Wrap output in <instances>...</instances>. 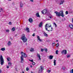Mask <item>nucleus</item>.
<instances>
[{
    "label": "nucleus",
    "instance_id": "nucleus-1",
    "mask_svg": "<svg viewBox=\"0 0 73 73\" xmlns=\"http://www.w3.org/2000/svg\"><path fill=\"white\" fill-rule=\"evenodd\" d=\"M21 63H23L24 62V57H27V55L25 53H24L23 52H21Z\"/></svg>",
    "mask_w": 73,
    "mask_h": 73
},
{
    "label": "nucleus",
    "instance_id": "nucleus-2",
    "mask_svg": "<svg viewBox=\"0 0 73 73\" xmlns=\"http://www.w3.org/2000/svg\"><path fill=\"white\" fill-rule=\"evenodd\" d=\"M54 13H55L56 16L60 17V16H61L62 17H64V13H63V11H61L59 12L58 11L55 12Z\"/></svg>",
    "mask_w": 73,
    "mask_h": 73
},
{
    "label": "nucleus",
    "instance_id": "nucleus-3",
    "mask_svg": "<svg viewBox=\"0 0 73 73\" xmlns=\"http://www.w3.org/2000/svg\"><path fill=\"white\" fill-rule=\"evenodd\" d=\"M21 39L22 40L23 42L24 43H25V42H26L28 40V39L26 37L25 35L24 34H23L22 35Z\"/></svg>",
    "mask_w": 73,
    "mask_h": 73
},
{
    "label": "nucleus",
    "instance_id": "nucleus-4",
    "mask_svg": "<svg viewBox=\"0 0 73 73\" xmlns=\"http://www.w3.org/2000/svg\"><path fill=\"white\" fill-rule=\"evenodd\" d=\"M0 62H1V65H3L4 64V59H3V57L2 55H1L0 57Z\"/></svg>",
    "mask_w": 73,
    "mask_h": 73
},
{
    "label": "nucleus",
    "instance_id": "nucleus-5",
    "mask_svg": "<svg viewBox=\"0 0 73 73\" xmlns=\"http://www.w3.org/2000/svg\"><path fill=\"white\" fill-rule=\"evenodd\" d=\"M51 25H50V24L49 23H47L45 25V28L46 29V31H48V29L49 27H51Z\"/></svg>",
    "mask_w": 73,
    "mask_h": 73
},
{
    "label": "nucleus",
    "instance_id": "nucleus-6",
    "mask_svg": "<svg viewBox=\"0 0 73 73\" xmlns=\"http://www.w3.org/2000/svg\"><path fill=\"white\" fill-rule=\"evenodd\" d=\"M62 53H64V54H67V51L66 50H63L61 52Z\"/></svg>",
    "mask_w": 73,
    "mask_h": 73
},
{
    "label": "nucleus",
    "instance_id": "nucleus-7",
    "mask_svg": "<svg viewBox=\"0 0 73 73\" xmlns=\"http://www.w3.org/2000/svg\"><path fill=\"white\" fill-rule=\"evenodd\" d=\"M47 12V10H46L45 9L44 10H43L42 12L41 13L42 14H45Z\"/></svg>",
    "mask_w": 73,
    "mask_h": 73
},
{
    "label": "nucleus",
    "instance_id": "nucleus-8",
    "mask_svg": "<svg viewBox=\"0 0 73 73\" xmlns=\"http://www.w3.org/2000/svg\"><path fill=\"white\" fill-rule=\"evenodd\" d=\"M37 57H38L39 58V59H38V60H41V58L40 57V54H38V53H37Z\"/></svg>",
    "mask_w": 73,
    "mask_h": 73
},
{
    "label": "nucleus",
    "instance_id": "nucleus-9",
    "mask_svg": "<svg viewBox=\"0 0 73 73\" xmlns=\"http://www.w3.org/2000/svg\"><path fill=\"white\" fill-rule=\"evenodd\" d=\"M48 28L49 29V30H48L47 29V31H48V32H50V31H52L53 30V28L50 27H48Z\"/></svg>",
    "mask_w": 73,
    "mask_h": 73
},
{
    "label": "nucleus",
    "instance_id": "nucleus-10",
    "mask_svg": "<svg viewBox=\"0 0 73 73\" xmlns=\"http://www.w3.org/2000/svg\"><path fill=\"white\" fill-rule=\"evenodd\" d=\"M42 24H43V23H42V22H40L38 26L39 27H40V28H41V27H42Z\"/></svg>",
    "mask_w": 73,
    "mask_h": 73
},
{
    "label": "nucleus",
    "instance_id": "nucleus-11",
    "mask_svg": "<svg viewBox=\"0 0 73 73\" xmlns=\"http://www.w3.org/2000/svg\"><path fill=\"white\" fill-rule=\"evenodd\" d=\"M29 21L30 23H32L33 22V19L32 18H30L29 19Z\"/></svg>",
    "mask_w": 73,
    "mask_h": 73
},
{
    "label": "nucleus",
    "instance_id": "nucleus-12",
    "mask_svg": "<svg viewBox=\"0 0 73 73\" xmlns=\"http://www.w3.org/2000/svg\"><path fill=\"white\" fill-rule=\"evenodd\" d=\"M20 7L21 8H22L23 7V4L22 3V2L21 1L20 2Z\"/></svg>",
    "mask_w": 73,
    "mask_h": 73
},
{
    "label": "nucleus",
    "instance_id": "nucleus-13",
    "mask_svg": "<svg viewBox=\"0 0 73 73\" xmlns=\"http://www.w3.org/2000/svg\"><path fill=\"white\" fill-rule=\"evenodd\" d=\"M7 45L9 46H10V45H12V43H11V41H9L7 43Z\"/></svg>",
    "mask_w": 73,
    "mask_h": 73
},
{
    "label": "nucleus",
    "instance_id": "nucleus-14",
    "mask_svg": "<svg viewBox=\"0 0 73 73\" xmlns=\"http://www.w3.org/2000/svg\"><path fill=\"white\" fill-rule=\"evenodd\" d=\"M54 66L56 65V60H54Z\"/></svg>",
    "mask_w": 73,
    "mask_h": 73
},
{
    "label": "nucleus",
    "instance_id": "nucleus-15",
    "mask_svg": "<svg viewBox=\"0 0 73 73\" xmlns=\"http://www.w3.org/2000/svg\"><path fill=\"white\" fill-rule=\"evenodd\" d=\"M53 56L52 55H50L49 57V58L50 60H52V59H53Z\"/></svg>",
    "mask_w": 73,
    "mask_h": 73
},
{
    "label": "nucleus",
    "instance_id": "nucleus-16",
    "mask_svg": "<svg viewBox=\"0 0 73 73\" xmlns=\"http://www.w3.org/2000/svg\"><path fill=\"white\" fill-rule=\"evenodd\" d=\"M64 0H62L61 2L60 3V5H61V4H63V3H64Z\"/></svg>",
    "mask_w": 73,
    "mask_h": 73
},
{
    "label": "nucleus",
    "instance_id": "nucleus-17",
    "mask_svg": "<svg viewBox=\"0 0 73 73\" xmlns=\"http://www.w3.org/2000/svg\"><path fill=\"white\" fill-rule=\"evenodd\" d=\"M36 17H40V15H39V13H36Z\"/></svg>",
    "mask_w": 73,
    "mask_h": 73
},
{
    "label": "nucleus",
    "instance_id": "nucleus-18",
    "mask_svg": "<svg viewBox=\"0 0 73 73\" xmlns=\"http://www.w3.org/2000/svg\"><path fill=\"white\" fill-rule=\"evenodd\" d=\"M69 27L71 29H73V25H72V24L70 25H69Z\"/></svg>",
    "mask_w": 73,
    "mask_h": 73
},
{
    "label": "nucleus",
    "instance_id": "nucleus-19",
    "mask_svg": "<svg viewBox=\"0 0 73 73\" xmlns=\"http://www.w3.org/2000/svg\"><path fill=\"white\" fill-rule=\"evenodd\" d=\"M43 34H44V36H46V37H48V35L47 34H46V33H45V32H44Z\"/></svg>",
    "mask_w": 73,
    "mask_h": 73
},
{
    "label": "nucleus",
    "instance_id": "nucleus-20",
    "mask_svg": "<svg viewBox=\"0 0 73 73\" xmlns=\"http://www.w3.org/2000/svg\"><path fill=\"white\" fill-rule=\"evenodd\" d=\"M26 31H27V32H29V29L28 28H27L26 29Z\"/></svg>",
    "mask_w": 73,
    "mask_h": 73
},
{
    "label": "nucleus",
    "instance_id": "nucleus-21",
    "mask_svg": "<svg viewBox=\"0 0 73 73\" xmlns=\"http://www.w3.org/2000/svg\"><path fill=\"white\" fill-rule=\"evenodd\" d=\"M1 50H2V51H4V50H5V48H2L1 49Z\"/></svg>",
    "mask_w": 73,
    "mask_h": 73
},
{
    "label": "nucleus",
    "instance_id": "nucleus-22",
    "mask_svg": "<svg viewBox=\"0 0 73 73\" xmlns=\"http://www.w3.org/2000/svg\"><path fill=\"white\" fill-rule=\"evenodd\" d=\"M8 64L9 66H12V63L11 62H9Z\"/></svg>",
    "mask_w": 73,
    "mask_h": 73
},
{
    "label": "nucleus",
    "instance_id": "nucleus-23",
    "mask_svg": "<svg viewBox=\"0 0 73 73\" xmlns=\"http://www.w3.org/2000/svg\"><path fill=\"white\" fill-rule=\"evenodd\" d=\"M36 36L37 37V38L38 40H39V39H40V36H38V35H36Z\"/></svg>",
    "mask_w": 73,
    "mask_h": 73
},
{
    "label": "nucleus",
    "instance_id": "nucleus-24",
    "mask_svg": "<svg viewBox=\"0 0 73 73\" xmlns=\"http://www.w3.org/2000/svg\"><path fill=\"white\" fill-rule=\"evenodd\" d=\"M34 49L33 48H31V49L30 50V51H31V52H33L34 51Z\"/></svg>",
    "mask_w": 73,
    "mask_h": 73
},
{
    "label": "nucleus",
    "instance_id": "nucleus-25",
    "mask_svg": "<svg viewBox=\"0 0 73 73\" xmlns=\"http://www.w3.org/2000/svg\"><path fill=\"white\" fill-rule=\"evenodd\" d=\"M12 31H15V28L14 27H13L12 29Z\"/></svg>",
    "mask_w": 73,
    "mask_h": 73
},
{
    "label": "nucleus",
    "instance_id": "nucleus-26",
    "mask_svg": "<svg viewBox=\"0 0 73 73\" xmlns=\"http://www.w3.org/2000/svg\"><path fill=\"white\" fill-rule=\"evenodd\" d=\"M10 59H11V58L10 57H8L7 58V60L8 61H10Z\"/></svg>",
    "mask_w": 73,
    "mask_h": 73
},
{
    "label": "nucleus",
    "instance_id": "nucleus-27",
    "mask_svg": "<svg viewBox=\"0 0 73 73\" xmlns=\"http://www.w3.org/2000/svg\"><path fill=\"white\" fill-rule=\"evenodd\" d=\"M40 68L41 70H43V67H42V66H40Z\"/></svg>",
    "mask_w": 73,
    "mask_h": 73
},
{
    "label": "nucleus",
    "instance_id": "nucleus-28",
    "mask_svg": "<svg viewBox=\"0 0 73 73\" xmlns=\"http://www.w3.org/2000/svg\"><path fill=\"white\" fill-rule=\"evenodd\" d=\"M67 58H69V57H70V55H68L67 56Z\"/></svg>",
    "mask_w": 73,
    "mask_h": 73
},
{
    "label": "nucleus",
    "instance_id": "nucleus-29",
    "mask_svg": "<svg viewBox=\"0 0 73 73\" xmlns=\"http://www.w3.org/2000/svg\"><path fill=\"white\" fill-rule=\"evenodd\" d=\"M58 50H56V54H58Z\"/></svg>",
    "mask_w": 73,
    "mask_h": 73
},
{
    "label": "nucleus",
    "instance_id": "nucleus-30",
    "mask_svg": "<svg viewBox=\"0 0 73 73\" xmlns=\"http://www.w3.org/2000/svg\"><path fill=\"white\" fill-rule=\"evenodd\" d=\"M70 72V73H73V69L71 70Z\"/></svg>",
    "mask_w": 73,
    "mask_h": 73
},
{
    "label": "nucleus",
    "instance_id": "nucleus-31",
    "mask_svg": "<svg viewBox=\"0 0 73 73\" xmlns=\"http://www.w3.org/2000/svg\"><path fill=\"white\" fill-rule=\"evenodd\" d=\"M59 46V44L58 43L57 44H56V47H58Z\"/></svg>",
    "mask_w": 73,
    "mask_h": 73
},
{
    "label": "nucleus",
    "instance_id": "nucleus-32",
    "mask_svg": "<svg viewBox=\"0 0 73 73\" xmlns=\"http://www.w3.org/2000/svg\"><path fill=\"white\" fill-rule=\"evenodd\" d=\"M38 40L39 41H40V42H42V41H43V40L42 39H40Z\"/></svg>",
    "mask_w": 73,
    "mask_h": 73
},
{
    "label": "nucleus",
    "instance_id": "nucleus-33",
    "mask_svg": "<svg viewBox=\"0 0 73 73\" xmlns=\"http://www.w3.org/2000/svg\"><path fill=\"white\" fill-rule=\"evenodd\" d=\"M26 69L27 71H28V70H29V68H28V67L26 68Z\"/></svg>",
    "mask_w": 73,
    "mask_h": 73
},
{
    "label": "nucleus",
    "instance_id": "nucleus-34",
    "mask_svg": "<svg viewBox=\"0 0 73 73\" xmlns=\"http://www.w3.org/2000/svg\"><path fill=\"white\" fill-rule=\"evenodd\" d=\"M62 69L63 70H65V67H62Z\"/></svg>",
    "mask_w": 73,
    "mask_h": 73
},
{
    "label": "nucleus",
    "instance_id": "nucleus-35",
    "mask_svg": "<svg viewBox=\"0 0 73 73\" xmlns=\"http://www.w3.org/2000/svg\"><path fill=\"white\" fill-rule=\"evenodd\" d=\"M33 65H35L36 64V63H35V62H33L32 63Z\"/></svg>",
    "mask_w": 73,
    "mask_h": 73
},
{
    "label": "nucleus",
    "instance_id": "nucleus-36",
    "mask_svg": "<svg viewBox=\"0 0 73 73\" xmlns=\"http://www.w3.org/2000/svg\"><path fill=\"white\" fill-rule=\"evenodd\" d=\"M68 11H66V15H68Z\"/></svg>",
    "mask_w": 73,
    "mask_h": 73
},
{
    "label": "nucleus",
    "instance_id": "nucleus-37",
    "mask_svg": "<svg viewBox=\"0 0 73 73\" xmlns=\"http://www.w3.org/2000/svg\"><path fill=\"white\" fill-rule=\"evenodd\" d=\"M9 25H12V23L11 22H9Z\"/></svg>",
    "mask_w": 73,
    "mask_h": 73
},
{
    "label": "nucleus",
    "instance_id": "nucleus-38",
    "mask_svg": "<svg viewBox=\"0 0 73 73\" xmlns=\"http://www.w3.org/2000/svg\"><path fill=\"white\" fill-rule=\"evenodd\" d=\"M54 25H55V27H57V25H56V23H54Z\"/></svg>",
    "mask_w": 73,
    "mask_h": 73
},
{
    "label": "nucleus",
    "instance_id": "nucleus-39",
    "mask_svg": "<svg viewBox=\"0 0 73 73\" xmlns=\"http://www.w3.org/2000/svg\"><path fill=\"white\" fill-rule=\"evenodd\" d=\"M6 31L7 32H9V30L8 29H7V30Z\"/></svg>",
    "mask_w": 73,
    "mask_h": 73
},
{
    "label": "nucleus",
    "instance_id": "nucleus-40",
    "mask_svg": "<svg viewBox=\"0 0 73 73\" xmlns=\"http://www.w3.org/2000/svg\"><path fill=\"white\" fill-rule=\"evenodd\" d=\"M44 50L45 52H47V51H48V49H47V48H46L44 49Z\"/></svg>",
    "mask_w": 73,
    "mask_h": 73
},
{
    "label": "nucleus",
    "instance_id": "nucleus-41",
    "mask_svg": "<svg viewBox=\"0 0 73 73\" xmlns=\"http://www.w3.org/2000/svg\"><path fill=\"white\" fill-rule=\"evenodd\" d=\"M50 71H51L50 70H48V73H50Z\"/></svg>",
    "mask_w": 73,
    "mask_h": 73
},
{
    "label": "nucleus",
    "instance_id": "nucleus-42",
    "mask_svg": "<svg viewBox=\"0 0 73 73\" xmlns=\"http://www.w3.org/2000/svg\"><path fill=\"white\" fill-rule=\"evenodd\" d=\"M41 51H42V52H44V49H41Z\"/></svg>",
    "mask_w": 73,
    "mask_h": 73
},
{
    "label": "nucleus",
    "instance_id": "nucleus-43",
    "mask_svg": "<svg viewBox=\"0 0 73 73\" xmlns=\"http://www.w3.org/2000/svg\"><path fill=\"white\" fill-rule=\"evenodd\" d=\"M29 61H31V62H33V60H31L30 59L29 60Z\"/></svg>",
    "mask_w": 73,
    "mask_h": 73
},
{
    "label": "nucleus",
    "instance_id": "nucleus-44",
    "mask_svg": "<svg viewBox=\"0 0 73 73\" xmlns=\"http://www.w3.org/2000/svg\"><path fill=\"white\" fill-rule=\"evenodd\" d=\"M52 45L53 46H54V45H55V43H52Z\"/></svg>",
    "mask_w": 73,
    "mask_h": 73
},
{
    "label": "nucleus",
    "instance_id": "nucleus-45",
    "mask_svg": "<svg viewBox=\"0 0 73 73\" xmlns=\"http://www.w3.org/2000/svg\"><path fill=\"white\" fill-rule=\"evenodd\" d=\"M32 36H33L34 37V36H35V33H34V34Z\"/></svg>",
    "mask_w": 73,
    "mask_h": 73
},
{
    "label": "nucleus",
    "instance_id": "nucleus-46",
    "mask_svg": "<svg viewBox=\"0 0 73 73\" xmlns=\"http://www.w3.org/2000/svg\"><path fill=\"white\" fill-rule=\"evenodd\" d=\"M49 17L50 18V19H52V16H50V17Z\"/></svg>",
    "mask_w": 73,
    "mask_h": 73
},
{
    "label": "nucleus",
    "instance_id": "nucleus-47",
    "mask_svg": "<svg viewBox=\"0 0 73 73\" xmlns=\"http://www.w3.org/2000/svg\"><path fill=\"white\" fill-rule=\"evenodd\" d=\"M7 68H9V66H7Z\"/></svg>",
    "mask_w": 73,
    "mask_h": 73
},
{
    "label": "nucleus",
    "instance_id": "nucleus-48",
    "mask_svg": "<svg viewBox=\"0 0 73 73\" xmlns=\"http://www.w3.org/2000/svg\"><path fill=\"white\" fill-rule=\"evenodd\" d=\"M1 10L2 11H3V9H2V8H1Z\"/></svg>",
    "mask_w": 73,
    "mask_h": 73
},
{
    "label": "nucleus",
    "instance_id": "nucleus-49",
    "mask_svg": "<svg viewBox=\"0 0 73 73\" xmlns=\"http://www.w3.org/2000/svg\"><path fill=\"white\" fill-rule=\"evenodd\" d=\"M30 67H31V68H32V67H33V66H32V65H31L30 66Z\"/></svg>",
    "mask_w": 73,
    "mask_h": 73
},
{
    "label": "nucleus",
    "instance_id": "nucleus-50",
    "mask_svg": "<svg viewBox=\"0 0 73 73\" xmlns=\"http://www.w3.org/2000/svg\"><path fill=\"white\" fill-rule=\"evenodd\" d=\"M31 1H32V2H33V0H31Z\"/></svg>",
    "mask_w": 73,
    "mask_h": 73
},
{
    "label": "nucleus",
    "instance_id": "nucleus-51",
    "mask_svg": "<svg viewBox=\"0 0 73 73\" xmlns=\"http://www.w3.org/2000/svg\"><path fill=\"white\" fill-rule=\"evenodd\" d=\"M22 73H24V71H23Z\"/></svg>",
    "mask_w": 73,
    "mask_h": 73
},
{
    "label": "nucleus",
    "instance_id": "nucleus-52",
    "mask_svg": "<svg viewBox=\"0 0 73 73\" xmlns=\"http://www.w3.org/2000/svg\"><path fill=\"white\" fill-rule=\"evenodd\" d=\"M1 73V70H0V73Z\"/></svg>",
    "mask_w": 73,
    "mask_h": 73
},
{
    "label": "nucleus",
    "instance_id": "nucleus-53",
    "mask_svg": "<svg viewBox=\"0 0 73 73\" xmlns=\"http://www.w3.org/2000/svg\"><path fill=\"white\" fill-rule=\"evenodd\" d=\"M56 41H58V40H56Z\"/></svg>",
    "mask_w": 73,
    "mask_h": 73
},
{
    "label": "nucleus",
    "instance_id": "nucleus-54",
    "mask_svg": "<svg viewBox=\"0 0 73 73\" xmlns=\"http://www.w3.org/2000/svg\"><path fill=\"white\" fill-rule=\"evenodd\" d=\"M9 1H11V0H8Z\"/></svg>",
    "mask_w": 73,
    "mask_h": 73
},
{
    "label": "nucleus",
    "instance_id": "nucleus-55",
    "mask_svg": "<svg viewBox=\"0 0 73 73\" xmlns=\"http://www.w3.org/2000/svg\"><path fill=\"white\" fill-rule=\"evenodd\" d=\"M0 12H1V11H0Z\"/></svg>",
    "mask_w": 73,
    "mask_h": 73
},
{
    "label": "nucleus",
    "instance_id": "nucleus-56",
    "mask_svg": "<svg viewBox=\"0 0 73 73\" xmlns=\"http://www.w3.org/2000/svg\"><path fill=\"white\" fill-rule=\"evenodd\" d=\"M72 60H73V59H72Z\"/></svg>",
    "mask_w": 73,
    "mask_h": 73
},
{
    "label": "nucleus",
    "instance_id": "nucleus-57",
    "mask_svg": "<svg viewBox=\"0 0 73 73\" xmlns=\"http://www.w3.org/2000/svg\"><path fill=\"white\" fill-rule=\"evenodd\" d=\"M30 0V1H31V0Z\"/></svg>",
    "mask_w": 73,
    "mask_h": 73
},
{
    "label": "nucleus",
    "instance_id": "nucleus-58",
    "mask_svg": "<svg viewBox=\"0 0 73 73\" xmlns=\"http://www.w3.org/2000/svg\"><path fill=\"white\" fill-rule=\"evenodd\" d=\"M26 44H27V43H26Z\"/></svg>",
    "mask_w": 73,
    "mask_h": 73
}]
</instances>
